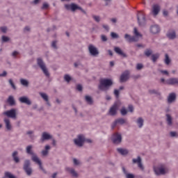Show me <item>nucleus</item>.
Masks as SVG:
<instances>
[{
	"instance_id": "nucleus-1",
	"label": "nucleus",
	"mask_w": 178,
	"mask_h": 178,
	"mask_svg": "<svg viewBox=\"0 0 178 178\" xmlns=\"http://www.w3.org/2000/svg\"><path fill=\"white\" fill-rule=\"evenodd\" d=\"M33 148L32 145H29L26 147V154H28L29 155H32L31 159L33 162H35V163H38L39 165V168L41 170H42L43 172H44V168H42V163H41V160H40V159L38 158V156H37V154H34V152H33V150H31V149Z\"/></svg>"
},
{
	"instance_id": "nucleus-2",
	"label": "nucleus",
	"mask_w": 178,
	"mask_h": 178,
	"mask_svg": "<svg viewBox=\"0 0 178 178\" xmlns=\"http://www.w3.org/2000/svg\"><path fill=\"white\" fill-rule=\"evenodd\" d=\"M134 33L135 36H130L129 34H125L124 38L128 42H136L138 41V37H143V35L138 33L137 28L134 29Z\"/></svg>"
},
{
	"instance_id": "nucleus-3",
	"label": "nucleus",
	"mask_w": 178,
	"mask_h": 178,
	"mask_svg": "<svg viewBox=\"0 0 178 178\" xmlns=\"http://www.w3.org/2000/svg\"><path fill=\"white\" fill-rule=\"evenodd\" d=\"M99 90H105V88H108V87H111L113 83L111 79H102L99 81Z\"/></svg>"
},
{
	"instance_id": "nucleus-4",
	"label": "nucleus",
	"mask_w": 178,
	"mask_h": 178,
	"mask_svg": "<svg viewBox=\"0 0 178 178\" xmlns=\"http://www.w3.org/2000/svg\"><path fill=\"white\" fill-rule=\"evenodd\" d=\"M74 144L77 145L78 147H83V145L84 144L85 141L86 143H92L90 139H86L84 138L83 135H79L78 136V138L76 139H74Z\"/></svg>"
},
{
	"instance_id": "nucleus-5",
	"label": "nucleus",
	"mask_w": 178,
	"mask_h": 178,
	"mask_svg": "<svg viewBox=\"0 0 178 178\" xmlns=\"http://www.w3.org/2000/svg\"><path fill=\"white\" fill-rule=\"evenodd\" d=\"M65 9H67V10H72V12H75L76 10H77V9H79V10H81V12H83V13H86L85 10H83V8H81V7H80L74 3L65 4Z\"/></svg>"
},
{
	"instance_id": "nucleus-6",
	"label": "nucleus",
	"mask_w": 178,
	"mask_h": 178,
	"mask_svg": "<svg viewBox=\"0 0 178 178\" xmlns=\"http://www.w3.org/2000/svg\"><path fill=\"white\" fill-rule=\"evenodd\" d=\"M38 65L40 67V69L42 70L45 76H47V77L49 76V72H48V70L47 69V67L44 63V61H42V59L38 58Z\"/></svg>"
},
{
	"instance_id": "nucleus-7",
	"label": "nucleus",
	"mask_w": 178,
	"mask_h": 178,
	"mask_svg": "<svg viewBox=\"0 0 178 178\" xmlns=\"http://www.w3.org/2000/svg\"><path fill=\"white\" fill-rule=\"evenodd\" d=\"M137 18L139 26H143V24H145V15L144 14V12H138Z\"/></svg>"
},
{
	"instance_id": "nucleus-8",
	"label": "nucleus",
	"mask_w": 178,
	"mask_h": 178,
	"mask_svg": "<svg viewBox=\"0 0 178 178\" xmlns=\"http://www.w3.org/2000/svg\"><path fill=\"white\" fill-rule=\"evenodd\" d=\"M111 140L113 144H120L122 143V135L115 133L113 135Z\"/></svg>"
},
{
	"instance_id": "nucleus-9",
	"label": "nucleus",
	"mask_w": 178,
	"mask_h": 178,
	"mask_svg": "<svg viewBox=\"0 0 178 178\" xmlns=\"http://www.w3.org/2000/svg\"><path fill=\"white\" fill-rule=\"evenodd\" d=\"M24 170H25L28 176H30V175H31V172H33V170L30 168V161L29 160L25 161L24 165Z\"/></svg>"
},
{
	"instance_id": "nucleus-10",
	"label": "nucleus",
	"mask_w": 178,
	"mask_h": 178,
	"mask_svg": "<svg viewBox=\"0 0 178 178\" xmlns=\"http://www.w3.org/2000/svg\"><path fill=\"white\" fill-rule=\"evenodd\" d=\"M88 49L90 55H92V56H97V55L99 54V51H98L97 47H95L92 44H90L88 46Z\"/></svg>"
},
{
	"instance_id": "nucleus-11",
	"label": "nucleus",
	"mask_w": 178,
	"mask_h": 178,
	"mask_svg": "<svg viewBox=\"0 0 178 178\" xmlns=\"http://www.w3.org/2000/svg\"><path fill=\"white\" fill-rule=\"evenodd\" d=\"M130 77V72L129 71H125L123 72L120 78V83H125V81H127V79Z\"/></svg>"
},
{
	"instance_id": "nucleus-12",
	"label": "nucleus",
	"mask_w": 178,
	"mask_h": 178,
	"mask_svg": "<svg viewBox=\"0 0 178 178\" xmlns=\"http://www.w3.org/2000/svg\"><path fill=\"white\" fill-rule=\"evenodd\" d=\"M3 115H5L8 118H11L12 119H15L16 118V110L11 109L10 111H7L3 113Z\"/></svg>"
},
{
	"instance_id": "nucleus-13",
	"label": "nucleus",
	"mask_w": 178,
	"mask_h": 178,
	"mask_svg": "<svg viewBox=\"0 0 178 178\" xmlns=\"http://www.w3.org/2000/svg\"><path fill=\"white\" fill-rule=\"evenodd\" d=\"M118 108L119 107L118 106V104H114L109 110V115H111V116H115L118 112Z\"/></svg>"
},
{
	"instance_id": "nucleus-14",
	"label": "nucleus",
	"mask_w": 178,
	"mask_h": 178,
	"mask_svg": "<svg viewBox=\"0 0 178 178\" xmlns=\"http://www.w3.org/2000/svg\"><path fill=\"white\" fill-rule=\"evenodd\" d=\"M126 123V120L123 118L117 119L111 125L112 129L116 127V124H124Z\"/></svg>"
},
{
	"instance_id": "nucleus-15",
	"label": "nucleus",
	"mask_w": 178,
	"mask_h": 178,
	"mask_svg": "<svg viewBox=\"0 0 178 178\" xmlns=\"http://www.w3.org/2000/svg\"><path fill=\"white\" fill-rule=\"evenodd\" d=\"M133 163H138V166L141 170H144V166L141 163V157L138 156V159H133Z\"/></svg>"
},
{
	"instance_id": "nucleus-16",
	"label": "nucleus",
	"mask_w": 178,
	"mask_h": 178,
	"mask_svg": "<svg viewBox=\"0 0 178 178\" xmlns=\"http://www.w3.org/2000/svg\"><path fill=\"white\" fill-rule=\"evenodd\" d=\"M159 31H161V29L158 25H153L150 27V33H152V34H158Z\"/></svg>"
},
{
	"instance_id": "nucleus-17",
	"label": "nucleus",
	"mask_w": 178,
	"mask_h": 178,
	"mask_svg": "<svg viewBox=\"0 0 178 178\" xmlns=\"http://www.w3.org/2000/svg\"><path fill=\"white\" fill-rule=\"evenodd\" d=\"M154 172L156 175H165V173H166L167 171L165 168L160 167V168H154Z\"/></svg>"
},
{
	"instance_id": "nucleus-18",
	"label": "nucleus",
	"mask_w": 178,
	"mask_h": 178,
	"mask_svg": "<svg viewBox=\"0 0 178 178\" xmlns=\"http://www.w3.org/2000/svg\"><path fill=\"white\" fill-rule=\"evenodd\" d=\"M165 83L169 86H175V84H178V78H170Z\"/></svg>"
},
{
	"instance_id": "nucleus-19",
	"label": "nucleus",
	"mask_w": 178,
	"mask_h": 178,
	"mask_svg": "<svg viewBox=\"0 0 178 178\" xmlns=\"http://www.w3.org/2000/svg\"><path fill=\"white\" fill-rule=\"evenodd\" d=\"M160 10H161V7L159 6V5L155 4L153 6L152 13H153L154 16H156V15H158V13H159Z\"/></svg>"
},
{
	"instance_id": "nucleus-20",
	"label": "nucleus",
	"mask_w": 178,
	"mask_h": 178,
	"mask_svg": "<svg viewBox=\"0 0 178 178\" xmlns=\"http://www.w3.org/2000/svg\"><path fill=\"white\" fill-rule=\"evenodd\" d=\"M19 102H22V104H26V105H31V102L29 98L26 97H22L19 99Z\"/></svg>"
},
{
	"instance_id": "nucleus-21",
	"label": "nucleus",
	"mask_w": 178,
	"mask_h": 178,
	"mask_svg": "<svg viewBox=\"0 0 178 178\" xmlns=\"http://www.w3.org/2000/svg\"><path fill=\"white\" fill-rule=\"evenodd\" d=\"M114 51L115 52H116V54H118V55H120V56H122L123 58H127V55H126V54H124L120 48L115 47Z\"/></svg>"
},
{
	"instance_id": "nucleus-22",
	"label": "nucleus",
	"mask_w": 178,
	"mask_h": 178,
	"mask_svg": "<svg viewBox=\"0 0 178 178\" xmlns=\"http://www.w3.org/2000/svg\"><path fill=\"white\" fill-rule=\"evenodd\" d=\"M167 37L170 40H175V38H176V32L173 30H170L167 33Z\"/></svg>"
},
{
	"instance_id": "nucleus-23",
	"label": "nucleus",
	"mask_w": 178,
	"mask_h": 178,
	"mask_svg": "<svg viewBox=\"0 0 178 178\" xmlns=\"http://www.w3.org/2000/svg\"><path fill=\"white\" fill-rule=\"evenodd\" d=\"M51 138V135H49L48 133L47 132H43L42 135V138L41 140L42 141H45V140H50V138Z\"/></svg>"
},
{
	"instance_id": "nucleus-24",
	"label": "nucleus",
	"mask_w": 178,
	"mask_h": 178,
	"mask_svg": "<svg viewBox=\"0 0 178 178\" xmlns=\"http://www.w3.org/2000/svg\"><path fill=\"white\" fill-rule=\"evenodd\" d=\"M4 122L6 123V127L7 130H11L12 125L10 124V120L8 118H5Z\"/></svg>"
},
{
	"instance_id": "nucleus-25",
	"label": "nucleus",
	"mask_w": 178,
	"mask_h": 178,
	"mask_svg": "<svg viewBox=\"0 0 178 178\" xmlns=\"http://www.w3.org/2000/svg\"><path fill=\"white\" fill-rule=\"evenodd\" d=\"M66 170L67 172H69V173H70L73 176V177H77V172L74 171V169L70 168H66Z\"/></svg>"
},
{
	"instance_id": "nucleus-26",
	"label": "nucleus",
	"mask_w": 178,
	"mask_h": 178,
	"mask_svg": "<svg viewBox=\"0 0 178 178\" xmlns=\"http://www.w3.org/2000/svg\"><path fill=\"white\" fill-rule=\"evenodd\" d=\"M175 99H176V94L175 93H170V95L168 96V103L171 104V102H173V101H175Z\"/></svg>"
},
{
	"instance_id": "nucleus-27",
	"label": "nucleus",
	"mask_w": 178,
	"mask_h": 178,
	"mask_svg": "<svg viewBox=\"0 0 178 178\" xmlns=\"http://www.w3.org/2000/svg\"><path fill=\"white\" fill-rule=\"evenodd\" d=\"M117 151L121 154V155H127L129 154V150L126 149H122V148H118Z\"/></svg>"
},
{
	"instance_id": "nucleus-28",
	"label": "nucleus",
	"mask_w": 178,
	"mask_h": 178,
	"mask_svg": "<svg viewBox=\"0 0 178 178\" xmlns=\"http://www.w3.org/2000/svg\"><path fill=\"white\" fill-rule=\"evenodd\" d=\"M7 102H8L9 104L12 106L15 105V99H13V97L10 96L7 100Z\"/></svg>"
},
{
	"instance_id": "nucleus-29",
	"label": "nucleus",
	"mask_w": 178,
	"mask_h": 178,
	"mask_svg": "<svg viewBox=\"0 0 178 178\" xmlns=\"http://www.w3.org/2000/svg\"><path fill=\"white\" fill-rule=\"evenodd\" d=\"M137 124H138V127L140 128L143 127L144 124V120H143V118H139L137 120Z\"/></svg>"
},
{
	"instance_id": "nucleus-30",
	"label": "nucleus",
	"mask_w": 178,
	"mask_h": 178,
	"mask_svg": "<svg viewBox=\"0 0 178 178\" xmlns=\"http://www.w3.org/2000/svg\"><path fill=\"white\" fill-rule=\"evenodd\" d=\"M13 158L15 161V162H16V163H19V157H17V152H14L13 153Z\"/></svg>"
},
{
	"instance_id": "nucleus-31",
	"label": "nucleus",
	"mask_w": 178,
	"mask_h": 178,
	"mask_svg": "<svg viewBox=\"0 0 178 178\" xmlns=\"http://www.w3.org/2000/svg\"><path fill=\"white\" fill-rule=\"evenodd\" d=\"M85 99H86V102L88 104H89V105H92V98H91V97L86 96Z\"/></svg>"
},
{
	"instance_id": "nucleus-32",
	"label": "nucleus",
	"mask_w": 178,
	"mask_h": 178,
	"mask_svg": "<svg viewBox=\"0 0 178 178\" xmlns=\"http://www.w3.org/2000/svg\"><path fill=\"white\" fill-rule=\"evenodd\" d=\"M20 83L22 86H24L25 87H28L29 86V81L26 79H22L20 80Z\"/></svg>"
},
{
	"instance_id": "nucleus-33",
	"label": "nucleus",
	"mask_w": 178,
	"mask_h": 178,
	"mask_svg": "<svg viewBox=\"0 0 178 178\" xmlns=\"http://www.w3.org/2000/svg\"><path fill=\"white\" fill-rule=\"evenodd\" d=\"M165 58L164 62H165V65H169L170 63V58H169V55H168V54H166L165 55Z\"/></svg>"
},
{
	"instance_id": "nucleus-34",
	"label": "nucleus",
	"mask_w": 178,
	"mask_h": 178,
	"mask_svg": "<svg viewBox=\"0 0 178 178\" xmlns=\"http://www.w3.org/2000/svg\"><path fill=\"white\" fill-rule=\"evenodd\" d=\"M166 116H167L168 124V126H171V124H172V117L169 114H167Z\"/></svg>"
},
{
	"instance_id": "nucleus-35",
	"label": "nucleus",
	"mask_w": 178,
	"mask_h": 178,
	"mask_svg": "<svg viewBox=\"0 0 178 178\" xmlns=\"http://www.w3.org/2000/svg\"><path fill=\"white\" fill-rule=\"evenodd\" d=\"M158 58H159V54L152 55V60L153 62H156V59H158Z\"/></svg>"
},
{
	"instance_id": "nucleus-36",
	"label": "nucleus",
	"mask_w": 178,
	"mask_h": 178,
	"mask_svg": "<svg viewBox=\"0 0 178 178\" xmlns=\"http://www.w3.org/2000/svg\"><path fill=\"white\" fill-rule=\"evenodd\" d=\"M40 95L46 101V102H48V95L45 93L40 92Z\"/></svg>"
},
{
	"instance_id": "nucleus-37",
	"label": "nucleus",
	"mask_w": 178,
	"mask_h": 178,
	"mask_svg": "<svg viewBox=\"0 0 178 178\" xmlns=\"http://www.w3.org/2000/svg\"><path fill=\"white\" fill-rule=\"evenodd\" d=\"M5 177H8V178H16L15 177V176L13 175H12L10 172H5Z\"/></svg>"
},
{
	"instance_id": "nucleus-38",
	"label": "nucleus",
	"mask_w": 178,
	"mask_h": 178,
	"mask_svg": "<svg viewBox=\"0 0 178 178\" xmlns=\"http://www.w3.org/2000/svg\"><path fill=\"white\" fill-rule=\"evenodd\" d=\"M152 54V50L151 49H147L145 51V55L146 56H151V55Z\"/></svg>"
},
{
	"instance_id": "nucleus-39",
	"label": "nucleus",
	"mask_w": 178,
	"mask_h": 178,
	"mask_svg": "<svg viewBox=\"0 0 178 178\" xmlns=\"http://www.w3.org/2000/svg\"><path fill=\"white\" fill-rule=\"evenodd\" d=\"M8 83L11 86L12 88H13V90H16V86H15V83L12 79H9Z\"/></svg>"
},
{
	"instance_id": "nucleus-40",
	"label": "nucleus",
	"mask_w": 178,
	"mask_h": 178,
	"mask_svg": "<svg viewBox=\"0 0 178 178\" xmlns=\"http://www.w3.org/2000/svg\"><path fill=\"white\" fill-rule=\"evenodd\" d=\"M64 79L67 83L72 80V78L68 74L65 75Z\"/></svg>"
},
{
	"instance_id": "nucleus-41",
	"label": "nucleus",
	"mask_w": 178,
	"mask_h": 178,
	"mask_svg": "<svg viewBox=\"0 0 178 178\" xmlns=\"http://www.w3.org/2000/svg\"><path fill=\"white\" fill-rule=\"evenodd\" d=\"M121 114L122 115V116L127 115V110H126V108H122L121 109Z\"/></svg>"
},
{
	"instance_id": "nucleus-42",
	"label": "nucleus",
	"mask_w": 178,
	"mask_h": 178,
	"mask_svg": "<svg viewBox=\"0 0 178 178\" xmlns=\"http://www.w3.org/2000/svg\"><path fill=\"white\" fill-rule=\"evenodd\" d=\"M111 35L112 38H119V35L114 32H112Z\"/></svg>"
},
{
	"instance_id": "nucleus-43",
	"label": "nucleus",
	"mask_w": 178,
	"mask_h": 178,
	"mask_svg": "<svg viewBox=\"0 0 178 178\" xmlns=\"http://www.w3.org/2000/svg\"><path fill=\"white\" fill-rule=\"evenodd\" d=\"M2 41L3 42H8V41H9V38L6 36H2Z\"/></svg>"
},
{
	"instance_id": "nucleus-44",
	"label": "nucleus",
	"mask_w": 178,
	"mask_h": 178,
	"mask_svg": "<svg viewBox=\"0 0 178 178\" xmlns=\"http://www.w3.org/2000/svg\"><path fill=\"white\" fill-rule=\"evenodd\" d=\"M142 67H143V64H141V63L137 64V65H136L137 70H141Z\"/></svg>"
},
{
	"instance_id": "nucleus-45",
	"label": "nucleus",
	"mask_w": 178,
	"mask_h": 178,
	"mask_svg": "<svg viewBox=\"0 0 178 178\" xmlns=\"http://www.w3.org/2000/svg\"><path fill=\"white\" fill-rule=\"evenodd\" d=\"M102 38V41L105 42V41H108V38L105 36V35H102L101 36Z\"/></svg>"
},
{
	"instance_id": "nucleus-46",
	"label": "nucleus",
	"mask_w": 178,
	"mask_h": 178,
	"mask_svg": "<svg viewBox=\"0 0 178 178\" xmlns=\"http://www.w3.org/2000/svg\"><path fill=\"white\" fill-rule=\"evenodd\" d=\"M114 95H115L116 98H119V90H114Z\"/></svg>"
},
{
	"instance_id": "nucleus-47",
	"label": "nucleus",
	"mask_w": 178,
	"mask_h": 178,
	"mask_svg": "<svg viewBox=\"0 0 178 178\" xmlns=\"http://www.w3.org/2000/svg\"><path fill=\"white\" fill-rule=\"evenodd\" d=\"M76 90H78V91H82L83 90V86H81V85H77L76 86Z\"/></svg>"
},
{
	"instance_id": "nucleus-48",
	"label": "nucleus",
	"mask_w": 178,
	"mask_h": 178,
	"mask_svg": "<svg viewBox=\"0 0 178 178\" xmlns=\"http://www.w3.org/2000/svg\"><path fill=\"white\" fill-rule=\"evenodd\" d=\"M128 109H129V112H133L134 111V108L133 107L132 105H129L128 106Z\"/></svg>"
},
{
	"instance_id": "nucleus-49",
	"label": "nucleus",
	"mask_w": 178,
	"mask_h": 178,
	"mask_svg": "<svg viewBox=\"0 0 178 178\" xmlns=\"http://www.w3.org/2000/svg\"><path fill=\"white\" fill-rule=\"evenodd\" d=\"M49 6L48 5V3H43V6L42 7V9H47V8L49 7Z\"/></svg>"
},
{
	"instance_id": "nucleus-50",
	"label": "nucleus",
	"mask_w": 178,
	"mask_h": 178,
	"mask_svg": "<svg viewBox=\"0 0 178 178\" xmlns=\"http://www.w3.org/2000/svg\"><path fill=\"white\" fill-rule=\"evenodd\" d=\"M1 30L2 33H6V31L8 30V29L6 26H2L1 27Z\"/></svg>"
},
{
	"instance_id": "nucleus-51",
	"label": "nucleus",
	"mask_w": 178,
	"mask_h": 178,
	"mask_svg": "<svg viewBox=\"0 0 178 178\" xmlns=\"http://www.w3.org/2000/svg\"><path fill=\"white\" fill-rule=\"evenodd\" d=\"M170 136L171 137H176V136H177V133H176L175 131H171Z\"/></svg>"
},
{
	"instance_id": "nucleus-52",
	"label": "nucleus",
	"mask_w": 178,
	"mask_h": 178,
	"mask_svg": "<svg viewBox=\"0 0 178 178\" xmlns=\"http://www.w3.org/2000/svg\"><path fill=\"white\" fill-rule=\"evenodd\" d=\"M51 47L56 49V41H53L51 44Z\"/></svg>"
},
{
	"instance_id": "nucleus-53",
	"label": "nucleus",
	"mask_w": 178,
	"mask_h": 178,
	"mask_svg": "<svg viewBox=\"0 0 178 178\" xmlns=\"http://www.w3.org/2000/svg\"><path fill=\"white\" fill-rule=\"evenodd\" d=\"M42 155H43V156H45L46 155H48V150H43L42 152Z\"/></svg>"
},
{
	"instance_id": "nucleus-54",
	"label": "nucleus",
	"mask_w": 178,
	"mask_h": 178,
	"mask_svg": "<svg viewBox=\"0 0 178 178\" xmlns=\"http://www.w3.org/2000/svg\"><path fill=\"white\" fill-rule=\"evenodd\" d=\"M93 19L95 20V22H99L100 19L98 16H93Z\"/></svg>"
},
{
	"instance_id": "nucleus-55",
	"label": "nucleus",
	"mask_w": 178,
	"mask_h": 178,
	"mask_svg": "<svg viewBox=\"0 0 178 178\" xmlns=\"http://www.w3.org/2000/svg\"><path fill=\"white\" fill-rule=\"evenodd\" d=\"M7 72L6 71H3V72L2 74H0V77H5V76H6Z\"/></svg>"
},
{
	"instance_id": "nucleus-56",
	"label": "nucleus",
	"mask_w": 178,
	"mask_h": 178,
	"mask_svg": "<svg viewBox=\"0 0 178 178\" xmlns=\"http://www.w3.org/2000/svg\"><path fill=\"white\" fill-rule=\"evenodd\" d=\"M127 178H134V175L133 174H127Z\"/></svg>"
},
{
	"instance_id": "nucleus-57",
	"label": "nucleus",
	"mask_w": 178,
	"mask_h": 178,
	"mask_svg": "<svg viewBox=\"0 0 178 178\" xmlns=\"http://www.w3.org/2000/svg\"><path fill=\"white\" fill-rule=\"evenodd\" d=\"M103 27L104 29H105V30H106L107 31H109V26H108L107 25H104Z\"/></svg>"
},
{
	"instance_id": "nucleus-58",
	"label": "nucleus",
	"mask_w": 178,
	"mask_h": 178,
	"mask_svg": "<svg viewBox=\"0 0 178 178\" xmlns=\"http://www.w3.org/2000/svg\"><path fill=\"white\" fill-rule=\"evenodd\" d=\"M74 163L75 165H79V161L77 159H74Z\"/></svg>"
},
{
	"instance_id": "nucleus-59",
	"label": "nucleus",
	"mask_w": 178,
	"mask_h": 178,
	"mask_svg": "<svg viewBox=\"0 0 178 178\" xmlns=\"http://www.w3.org/2000/svg\"><path fill=\"white\" fill-rule=\"evenodd\" d=\"M161 73H163V74H169V72H168L166 70H162Z\"/></svg>"
},
{
	"instance_id": "nucleus-60",
	"label": "nucleus",
	"mask_w": 178,
	"mask_h": 178,
	"mask_svg": "<svg viewBox=\"0 0 178 178\" xmlns=\"http://www.w3.org/2000/svg\"><path fill=\"white\" fill-rule=\"evenodd\" d=\"M136 47H138V48H144V45H143L141 44H136Z\"/></svg>"
},
{
	"instance_id": "nucleus-61",
	"label": "nucleus",
	"mask_w": 178,
	"mask_h": 178,
	"mask_svg": "<svg viewBox=\"0 0 178 178\" xmlns=\"http://www.w3.org/2000/svg\"><path fill=\"white\" fill-rule=\"evenodd\" d=\"M168 11L167 10H163V16H168Z\"/></svg>"
},
{
	"instance_id": "nucleus-62",
	"label": "nucleus",
	"mask_w": 178,
	"mask_h": 178,
	"mask_svg": "<svg viewBox=\"0 0 178 178\" xmlns=\"http://www.w3.org/2000/svg\"><path fill=\"white\" fill-rule=\"evenodd\" d=\"M108 54L110 55V56H113V53L112 52V50H108Z\"/></svg>"
},
{
	"instance_id": "nucleus-63",
	"label": "nucleus",
	"mask_w": 178,
	"mask_h": 178,
	"mask_svg": "<svg viewBox=\"0 0 178 178\" xmlns=\"http://www.w3.org/2000/svg\"><path fill=\"white\" fill-rule=\"evenodd\" d=\"M24 31H30V27L26 26V27L24 28Z\"/></svg>"
},
{
	"instance_id": "nucleus-64",
	"label": "nucleus",
	"mask_w": 178,
	"mask_h": 178,
	"mask_svg": "<svg viewBox=\"0 0 178 178\" xmlns=\"http://www.w3.org/2000/svg\"><path fill=\"white\" fill-rule=\"evenodd\" d=\"M19 53L17 51L13 52V56H16Z\"/></svg>"
}]
</instances>
